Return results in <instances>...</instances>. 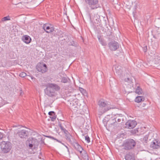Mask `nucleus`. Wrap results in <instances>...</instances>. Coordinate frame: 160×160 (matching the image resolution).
Returning a JSON list of instances; mask_svg holds the SVG:
<instances>
[{
    "mask_svg": "<svg viewBox=\"0 0 160 160\" xmlns=\"http://www.w3.org/2000/svg\"><path fill=\"white\" fill-rule=\"evenodd\" d=\"M85 140L88 143L90 142V138L88 135H86L85 136Z\"/></svg>",
    "mask_w": 160,
    "mask_h": 160,
    "instance_id": "29",
    "label": "nucleus"
},
{
    "mask_svg": "<svg viewBox=\"0 0 160 160\" xmlns=\"http://www.w3.org/2000/svg\"><path fill=\"white\" fill-rule=\"evenodd\" d=\"M137 125V122L134 120H128L125 124L126 128L129 129L134 128Z\"/></svg>",
    "mask_w": 160,
    "mask_h": 160,
    "instance_id": "9",
    "label": "nucleus"
},
{
    "mask_svg": "<svg viewBox=\"0 0 160 160\" xmlns=\"http://www.w3.org/2000/svg\"><path fill=\"white\" fill-rule=\"evenodd\" d=\"M71 144L74 147L75 149L78 151L80 152V154L82 153V151L84 150L83 148L78 143L76 140Z\"/></svg>",
    "mask_w": 160,
    "mask_h": 160,
    "instance_id": "11",
    "label": "nucleus"
},
{
    "mask_svg": "<svg viewBox=\"0 0 160 160\" xmlns=\"http://www.w3.org/2000/svg\"><path fill=\"white\" fill-rule=\"evenodd\" d=\"M10 20V19L9 16H8L2 18L1 20L2 22H4L7 20Z\"/></svg>",
    "mask_w": 160,
    "mask_h": 160,
    "instance_id": "26",
    "label": "nucleus"
},
{
    "mask_svg": "<svg viewBox=\"0 0 160 160\" xmlns=\"http://www.w3.org/2000/svg\"><path fill=\"white\" fill-rule=\"evenodd\" d=\"M63 145H64L65 146V147L67 149L68 151L69 152V148H68V147L67 146H66V145H65L64 144Z\"/></svg>",
    "mask_w": 160,
    "mask_h": 160,
    "instance_id": "39",
    "label": "nucleus"
},
{
    "mask_svg": "<svg viewBox=\"0 0 160 160\" xmlns=\"http://www.w3.org/2000/svg\"><path fill=\"white\" fill-rule=\"evenodd\" d=\"M84 1L91 10L96 9L99 7L98 0H84Z\"/></svg>",
    "mask_w": 160,
    "mask_h": 160,
    "instance_id": "4",
    "label": "nucleus"
},
{
    "mask_svg": "<svg viewBox=\"0 0 160 160\" xmlns=\"http://www.w3.org/2000/svg\"><path fill=\"white\" fill-rule=\"evenodd\" d=\"M135 145V141L131 139L125 140L123 145L124 148L126 150H129L133 149Z\"/></svg>",
    "mask_w": 160,
    "mask_h": 160,
    "instance_id": "2",
    "label": "nucleus"
},
{
    "mask_svg": "<svg viewBox=\"0 0 160 160\" xmlns=\"http://www.w3.org/2000/svg\"><path fill=\"white\" fill-rule=\"evenodd\" d=\"M150 147L153 149H158L160 148V142L155 140L152 142Z\"/></svg>",
    "mask_w": 160,
    "mask_h": 160,
    "instance_id": "13",
    "label": "nucleus"
},
{
    "mask_svg": "<svg viewBox=\"0 0 160 160\" xmlns=\"http://www.w3.org/2000/svg\"><path fill=\"white\" fill-rule=\"evenodd\" d=\"M98 105H99L100 108L102 109L103 108V110L102 111L103 113L111 109V108L109 107V105L103 99H101L99 100L98 102Z\"/></svg>",
    "mask_w": 160,
    "mask_h": 160,
    "instance_id": "5",
    "label": "nucleus"
},
{
    "mask_svg": "<svg viewBox=\"0 0 160 160\" xmlns=\"http://www.w3.org/2000/svg\"><path fill=\"white\" fill-rule=\"evenodd\" d=\"M42 28L46 32L48 33L52 32L55 29L52 25H49L48 26L47 24H44L42 26Z\"/></svg>",
    "mask_w": 160,
    "mask_h": 160,
    "instance_id": "10",
    "label": "nucleus"
},
{
    "mask_svg": "<svg viewBox=\"0 0 160 160\" xmlns=\"http://www.w3.org/2000/svg\"><path fill=\"white\" fill-rule=\"evenodd\" d=\"M96 22L95 21V22L96 23H97L98 24H100V22H101V20L100 19H98V20L97 19L96 20Z\"/></svg>",
    "mask_w": 160,
    "mask_h": 160,
    "instance_id": "33",
    "label": "nucleus"
},
{
    "mask_svg": "<svg viewBox=\"0 0 160 160\" xmlns=\"http://www.w3.org/2000/svg\"><path fill=\"white\" fill-rule=\"evenodd\" d=\"M121 67L120 66H117L115 68V71L116 73L118 75L122 74V71L121 68Z\"/></svg>",
    "mask_w": 160,
    "mask_h": 160,
    "instance_id": "21",
    "label": "nucleus"
},
{
    "mask_svg": "<svg viewBox=\"0 0 160 160\" xmlns=\"http://www.w3.org/2000/svg\"><path fill=\"white\" fill-rule=\"evenodd\" d=\"M33 145L32 144H29V146L30 148H32L33 147Z\"/></svg>",
    "mask_w": 160,
    "mask_h": 160,
    "instance_id": "35",
    "label": "nucleus"
},
{
    "mask_svg": "<svg viewBox=\"0 0 160 160\" xmlns=\"http://www.w3.org/2000/svg\"><path fill=\"white\" fill-rule=\"evenodd\" d=\"M19 76L21 77L24 78L26 76V74L24 72H22L20 73Z\"/></svg>",
    "mask_w": 160,
    "mask_h": 160,
    "instance_id": "30",
    "label": "nucleus"
},
{
    "mask_svg": "<svg viewBox=\"0 0 160 160\" xmlns=\"http://www.w3.org/2000/svg\"><path fill=\"white\" fill-rule=\"evenodd\" d=\"M17 135L21 138H25L28 136V132L24 129L20 130L18 131Z\"/></svg>",
    "mask_w": 160,
    "mask_h": 160,
    "instance_id": "7",
    "label": "nucleus"
},
{
    "mask_svg": "<svg viewBox=\"0 0 160 160\" xmlns=\"http://www.w3.org/2000/svg\"><path fill=\"white\" fill-rule=\"evenodd\" d=\"M143 51L144 52H146V51H147V46H146L144 47Z\"/></svg>",
    "mask_w": 160,
    "mask_h": 160,
    "instance_id": "38",
    "label": "nucleus"
},
{
    "mask_svg": "<svg viewBox=\"0 0 160 160\" xmlns=\"http://www.w3.org/2000/svg\"><path fill=\"white\" fill-rule=\"evenodd\" d=\"M98 40L100 42V43L103 45V46H106L107 45L106 42L102 38H98Z\"/></svg>",
    "mask_w": 160,
    "mask_h": 160,
    "instance_id": "25",
    "label": "nucleus"
},
{
    "mask_svg": "<svg viewBox=\"0 0 160 160\" xmlns=\"http://www.w3.org/2000/svg\"><path fill=\"white\" fill-rule=\"evenodd\" d=\"M129 80V78H127V79H125V81H127L128 80Z\"/></svg>",
    "mask_w": 160,
    "mask_h": 160,
    "instance_id": "40",
    "label": "nucleus"
},
{
    "mask_svg": "<svg viewBox=\"0 0 160 160\" xmlns=\"http://www.w3.org/2000/svg\"><path fill=\"white\" fill-rule=\"evenodd\" d=\"M56 118V117L55 116H53L52 117V120L53 121L54 120H55Z\"/></svg>",
    "mask_w": 160,
    "mask_h": 160,
    "instance_id": "37",
    "label": "nucleus"
},
{
    "mask_svg": "<svg viewBox=\"0 0 160 160\" xmlns=\"http://www.w3.org/2000/svg\"><path fill=\"white\" fill-rule=\"evenodd\" d=\"M118 118V116L115 115L114 117L110 118L106 123V125L109 127H112L113 126L114 123L115 122V119Z\"/></svg>",
    "mask_w": 160,
    "mask_h": 160,
    "instance_id": "12",
    "label": "nucleus"
},
{
    "mask_svg": "<svg viewBox=\"0 0 160 160\" xmlns=\"http://www.w3.org/2000/svg\"><path fill=\"white\" fill-rule=\"evenodd\" d=\"M48 114L50 116H53L55 114V113L53 111H50L49 112Z\"/></svg>",
    "mask_w": 160,
    "mask_h": 160,
    "instance_id": "32",
    "label": "nucleus"
},
{
    "mask_svg": "<svg viewBox=\"0 0 160 160\" xmlns=\"http://www.w3.org/2000/svg\"><path fill=\"white\" fill-rule=\"evenodd\" d=\"M102 31L105 33L107 36H110L112 34V32L110 29H109L107 26L105 27L102 29Z\"/></svg>",
    "mask_w": 160,
    "mask_h": 160,
    "instance_id": "18",
    "label": "nucleus"
},
{
    "mask_svg": "<svg viewBox=\"0 0 160 160\" xmlns=\"http://www.w3.org/2000/svg\"><path fill=\"white\" fill-rule=\"evenodd\" d=\"M69 79L68 78L65 77H62L61 79V82L64 83H67Z\"/></svg>",
    "mask_w": 160,
    "mask_h": 160,
    "instance_id": "23",
    "label": "nucleus"
},
{
    "mask_svg": "<svg viewBox=\"0 0 160 160\" xmlns=\"http://www.w3.org/2000/svg\"><path fill=\"white\" fill-rule=\"evenodd\" d=\"M48 137L52 139H53V140H56L58 142H60V143H62V144L63 145H64V143H62L61 142L60 140L57 139L56 138H55L54 137H52V136H48Z\"/></svg>",
    "mask_w": 160,
    "mask_h": 160,
    "instance_id": "27",
    "label": "nucleus"
},
{
    "mask_svg": "<svg viewBox=\"0 0 160 160\" xmlns=\"http://www.w3.org/2000/svg\"><path fill=\"white\" fill-rule=\"evenodd\" d=\"M125 158L126 160H135L134 155L130 153L127 154L125 156Z\"/></svg>",
    "mask_w": 160,
    "mask_h": 160,
    "instance_id": "16",
    "label": "nucleus"
},
{
    "mask_svg": "<svg viewBox=\"0 0 160 160\" xmlns=\"http://www.w3.org/2000/svg\"><path fill=\"white\" fill-rule=\"evenodd\" d=\"M135 92L139 95L141 94L143 92V91L139 87H138L136 89Z\"/></svg>",
    "mask_w": 160,
    "mask_h": 160,
    "instance_id": "22",
    "label": "nucleus"
},
{
    "mask_svg": "<svg viewBox=\"0 0 160 160\" xmlns=\"http://www.w3.org/2000/svg\"><path fill=\"white\" fill-rule=\"evenodd\" d=\"M115 115H116L118 116V118L117 119V122L119 123V122L121 121V118H119V117L120 116L118 114Z\"/></svg>",
    "mask_w": 160,
    "mask_h": 160,
    "instance_id": "31",
    "label": "nucleus"
},
{
    "mask_svg": "<svg viewBox=\"0 0 160 160\" xmlns=\"http://www.w3.org/2000/svg\"><path fill=\"white\" fill-rule=\"evenodd\" d=\"M81 91L82 92V93L83 92H85L86 91L82 88H81Z\"/></svg>",
    "mask_w": 160,
    "mask_h": 160,
    "instance_id": "36",
    "label": "nucleus"
},
{
    "mask_svg": "<svg viewBox=\"0 0 160 160\" xmlns=\"http://www.w3.org/2000/svg\"><path fill=\"white\" fill-rule=\"evenodd\" d=\"M67 141L70 142L71 144L74 143V141L76 140L74 138L72 137L71 134L69 135V136L65 138Z\"/></svg>",
    "mask_w": 160,
    "mask_h": 160,
    "instance_id": "17",
    "label": "nucleus"
},
{
    "mask_svg": "<svg viewBox=\"0 0 160 160\" xmlns=\"http://www.w3.org/2000/svg\"><path fill=\"white\" fill-rule=\"evenodd\" d=\"M144 98L143 96H137L136 98L135 99V101L136 102L139 103L142 101H144Z\"/></svg>",
    "mask_w": 160,
    "mask_h": 160,
    "instance_id": "20",
    "label": "nucleus"
},
{
    "mask_svg": "<svg viewBox=\"0 0 160 160\" xmlns=\"http://www.w3.org/2000/svg\"><path fill=\"white\" fill-rule=\"evenodd\" d=\"M2 151L4 153L9 152L12 148L11 143L9 142L3 141L0 144Z\"/></svg>",
    "mask_w": 160,
    "mask_h": 160,
    "instance_id": "3",
    "label": "nucleus"
},
{
    "mask_svg": "<svg viewBox=\"0 0 160 160\" xmlns=\"http://www.w3.org/2000/svg\"><path fill=\"white\" fill-rule=\"evenodd\" d=\"M108 45L110 49L112 51H115L119 47L118 43L115 41L110 42Z\"/></svg>",
    "mask_w": 160,
    "mask_h": 160,
    "instance_id": "8",
    "label": "nucleus"
},
{
    "mask_svg": "<svg viewBox=\"0 0 160 160\" xmlns=\"http://www.w3.org/2000/svg\"><path fill=\"white\" fill-rule=\"evenodd\" d=\"M117 119H115V122L114 123L113 125V126L114 127H117L119 126V125L120 124V123H119L118 122H117L116 121Z\"/></svg>",
    "mask_w": 160,
    "mask_h": 160,
    "instance_id": "28",
    "label": "nucleus"
},
{
    "mask_svg": "<svg viewBox=\"0 0 160 160\" xmlns=\"http://www.w3.org/2000/svg\"><path fill=\"white\" fill-rule=\"evenodd\" d=\"M81 155L84 160H89V157L86 151L84 150L82 151V153Z\"/></svg>",
    "mask_w": 160,
    "mask_h": 160,
    "instance_id": "19",
    "label": "nucleus"
},
{
    "mask_svg": "<svg viewBox=\"0 0 160 160\" xmlns=\"http://www.w3.org/2000/svg\"><path fill=\"white\" fill-rule=\"evenodd\" d=\"M63 124L61 123H59L58 124V126L60 127L61 131L63 132L65 134V138L69 136V135H70L69 132L66 129L63 127Z\"/></svg>",
    "mask_w": 160,
    "mask_h": 160,
    "instance_id": "14",
    "label": "nucleus"
},
{
    "mask_svg": "<svg viewBox=\"0 0 160 160\" xmlns=\"http://www.w3.org/2000/svg\"><path fill=\"white\" fill-rule=\"evenodd\" d=\"M46 88L44 90L45 94L51 97H54L57 95V91L59 90L60 88L58 85L55 83H49L46 85Z\"/></svg>",
    "mask_w": 160,
    "mask_h": 160,
    "instance_id": "1",
    "label": "nucleus"
},
{
    "mask_svg": "<svg viewBox=\"0 0 160 160\" xmlns=\"http://www.w3.org/2000/svg\"><path fill=\"white\" fill-rule=\"evenodd\" d=\"M37 70L42 73H45L47 71V65L43 63H38L36 66Z\"/></svg>",
    "mask_w": 160,
    "mask_h": 160,
    "instance_id": "6",
    "label": "nucleus"
},
{
    "mask_svg": "<svg viewBox=\"0 0 160 160\" xmlns=\"http://www.w3.org/2000/svg\"><path fill=\"white\" fill-rule=\"evenodd\" d=\"M22 40L26 44L30 43L31 41L30 37L28 35L23 36L22 38Z\"/></svg>",
    "mask_w": 160,
    "mask_h": 160,
    "instance_id": "15",
    "label": "nucleus"
},
{
    "mask_svg": "<svg viewBox=\"0 0 160 160\" xmlns=\"http://www.w3.org/2000/svg\"><path fill=\"white\" fill-rule=\"evenodd\" d=\"M148 135H145L143 138V139L142 140V142L145 144L147 143L148 141Z\"/></svg>",
    "mask_w": 160,
    "mask_h": 160,
    "instance_id": "24",
    "label": "nucleus"
},
{
    "mask_svg": "<svg viewBox=\"0 0 160 160\" xmlns=\"http://www.w3.org/2000/svg\"><path fill=\"white\" fill-rule=\"evenodd\" d=\"M3 137V133L0 132V140L2 139Z\"/></svg>",
    "mask_w": 160,
    "mask_h": 160,
    "instance_id": "34",
    "label": "nucleus"
}]
</instances>
